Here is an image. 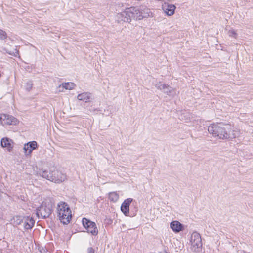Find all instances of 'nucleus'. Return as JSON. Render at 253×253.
<instances>
[{
  "label": "nucleus",
  "instance_id": "f257e3e1",
  "mask_svg": "<svg viewBox=\"0 0 253 253\" xmlns=\"http://www.w3.org/2000/svg\"><path fill=\"white\" fill-rule=\"evenodd\" d=\"M208 131L214 137L221 139H234L240 135L239 129L230 124L223 123L211 124Z\"/></svg>",
  "mask_w": 253,
  "mask_h": 253
},
{
  "label": "nucleus",
  "instance_id": "f03ea898",
  "mask_svg": "<svg viewBox=\"0 0 253 253\" xmlns=\"http://www.w3.org/2000/svg\"><path fill=\"white\" fill-rule=\"evenodd\" d=\"M37 174L57 183H61L67 180V176L65 173L54 169L53 170L50 169L49 172L40 169Z\"/></svg>",
  "mask_w": 253,
  "mask_h": 253
},
{
  "label": "nucleus",
  "instance_id": "7ed1b4c3",
  "mask_svg": "<svg viewBox=\"0 0 253 253\" xmlns=\"http://www.w3.org/2000/svg\"><path fill=\"white\" fill-rule=\"evenodd\" d=\"M56 213L61 222L64 224H67L70 222L72 218L71 210L66 203L61 201L58 203Z\"/></svg>",
  "mask_w": 253,
  "mask_h": 253
},
{
  "label": "nucleus",
  "instance_id": "20e7f679",
  "mask_svg": "<svg viewBox=\"0 0 253 253\" xmlns=\"http://www.w3.org/2000/svg\"><path fill=\"white\" fill-rule=\"evenodd\" d=\"M53 204L50 200L43 201L42 205L38 207L36 211V215L40 218H45L51 213Z\"/></svg>",
  "mask_w": 253,
  "mask_h": 253
},
{
  "label": "nucleus",
  "instance_id": "39448f33",
  "mask_svg": "<svg viewBox=\"0 0 253 253\" xmlns=\"http://www.w3.org/2000/svg\"><path fill=\"white\" fill-rule=\"evenodd\" d=\"M190 250L193 252L197 253L202 251V243L201 236L197 232H193L190 240Z\"/></svg>",
  "mask_w": 253,
  "mask_h": 253
},
{
  "label": "nucleus",
  "instance_id": "423d86ee",
  "mask_svg": "<svg viewBox=\"0 0 253 253\" xmlns=\"http://www.w3.org/2000/svg\"><path fill=\"white\" fill-rule=\"evenodd\" d=\"M131 12L130 8H126L124 10L120 12H118L115 16V21L118 23H130L131 21Z\"/></svg>",
  "mask_w": 253,
  "mask_h": 253
},
{
  "label": "nucleus",
  "instance_id": "0eeeda50",
  "mask_svg": "<svg viewBox=\"0 0 253 253\" xmlns=\"http://www.w3.org/2000/svg\"><path fill=\"white\" fill-rule=\"evenodd\" d=\"M19 120L14 117L6 114L0 113V123L3 126L17 125L19 124Z\"/></svg>",
  "mask_w": 253,
  "mask_h": 253
},
{
  "label": "nucleus",
  "instance_id": "6e6552de",
  "mask_svg": "<svg viewBox=\"0 0 253 253\" xmlns=\"http://www.w3.org/2000/svg\"><path fill=\"white\" fill-rule=\"evenodd\" d=\"M82 223L84 227L87 230V232L92 235L96 236L98 231L95 222L83 218Z\"/></svg>",
  "mask_w": 253,
  "mask_h": 253
},
{
  "label": "nucleus",
  "instance_id": "1a4fd4ad",
  "mask_svg": "<svg viewBox=\"0 0 253 253\" xmlns=\"http://www.w3.org/2000/svg\"><path fill=\"white\" fill-rule=\"evenodd\" d=\"M155 86L158 89L163 91L169 96L173 97L176 94L175 90L174 88L168 85L162 84L160 82L157 83Z\"/></svg>",
  "mask_w": 253,
  "mask_h": 253
},
{
  "label": "nucleus",
  "instance_id": "9d476101",
  "mask_svg": "<svg viewBox=\"0 0 253 253\" xmlns=\"http://www.w3.org/2000/svg\"><path fill=\"white\" fill-rule=\"evenodd\" d=\"M162 9L168 16H171L174 14L176 6L174 4L164 1V3L162 4Z\"/></svg>",
  "mask_w": 253,
  "mask_h": 253
},
{
  "label": "nucleus",
  "instance_id": "9b49d317",
  "mask_svg": "<svg viewBox=\"0 0 253 253\" xmlns=\"http://www.w3.org/2000/svg\"><path fill=\"white\" fill-rule=\"evenodd\" d=\"M37 148L38 144L35 141H30L25 144L23 147L25 155L26 156L30 155L33 150H36Z\"/></svg>",
  "mask_w": 253,
  "mask_h": 253
},
{
  "label": "nucleus",
  "instance_id": "f8f14e48",
  "mask_svg": "<svg viewBox=\"0 0 253 253\" xmlns=\"http://www.w3.org/2000/svg\"><path fill=\"white\" fill-rule=\"evenodd\" d=\"M132 198H127L124 200L121 206L122 212L125 216H128L129 213V205L132 201Z\"/></svg>",
  "mask_w": 253,
  "mask_h": 253
},
{
  "label": "nucleus",
  "instance_id": "ddd939ff",
  "mask_svg": "<svg viewBox=\"0 0 253 253\" xmlns=\"http://www.w3.org/2000/svg\"><path fill=\"white\" fill-rule=\"evenodd\" d=\"M129 8L130 11L131 12V19H134L136 20H139L143 19V16L140 11V9L134 7H129Z\"/></svg>",
  "mask_w": 253,
  "mask_h": 253
},
{
  "label": "nucleus",
  "instance_id": "4468645a",
  "mask_svg": "<svg viewBox=\"0 0 253 253\" xmlns=\"http://www.w3.org/2000/svg\"><path fill=\"white\" fill-rule=\"evenodd\" d=\"M12 140L7 137L3 138L1 140V146L3 148H5L6 150L10 152L13 148Z\"/></svg>",
  "mask_w": 253,
  "mask_h": 253
},
{
  "label": "nucleus",
  "instance_id": "2eb2a0df",
  "mask_svg": "<svg viewBox=\"0 0 253 253\" xmlns=\"http://www.w3.org/2000/svg\"><path fill=\"white\" fill-rule=\"evenodd\" d=\"M75 87V84L72 82L63 83L58 87L59 92H63L64 89L72 90Z\"/></svg>",
  "mask_w": 253,
  "mask_h": 253
},
{
  "label": "nucleus",
  "instance_id": "dca6fc26",
  "mask_svg": "<svg viewBox=\"0 0 253 253\" xmlns=\"http://www.w3.org/2000/svg\"><path fill=\"white\" fill-rule=\"evenodd\" d=\"M170 228L175 233H178L183 229V226L179 221L175 220L170 223Z\"/></svg>",
  "mask_w": 253,
  "mask_h": 253
},
{
  "label": "nucleus",
  "instance_id": "f3484780",
  "mask_svg": "<svg viewBox=\"0 0 253 253\" xmlns=\"http://www.w3.org/2000/svg\"><path fill=\"white\" fill-rule=\"evenodd\" d=\"M24 226L25 229H29L33 227L35 224V221L32 217L24 216Z\"/></svg>",
  "mask_w": 253,
  "mask_h": 253
},
{
  "label": "nucleus",
  "instance_id": "a211bd4d",
  "mask_svg": "<svg viewBox=\"0 0 253 253\" xmlns=\"http://www.w3.org/2000/svg\"><path fill=\"white\" fill-rule=\"evenodd\" d=\"M78 100L85 102H88L90 99V94L88 92H84L79 94L77 96Z\"/></svg>",
  "mask_w": 253,
  "mask_h": 253
},
{
  "label": "nucleus",
  "instance_id": "6ab92c4d",
  "mask_svg": "<svg viewBox=\"0 0 253 253\" xmlns=\"http://www.w3.org/2000/svg\"><path fill=\"white\" fill-rule=\"evenodd\" d=\"M108 198L110 201L116 202L119 198V194L117 192H110L108 194Z\"/></svg>",
  "mask_w": 253,
  "mask_h": 253
},
{
  "label": "nucleus",
  "instance_id": "aec40b11",
  "mask_svg": "<svg viewBox=\"0 0 253 253\" xmlns=\"http://www.w3.org/2000/svg\"><path fill=\"white\" fill-rule=\"evenodd\" d=\"M140 11L141 12L143 18L153 16V14L152 12L148 8H144L143 9H141Z\"/></svg>",
  "mask_w": 253,
  "mask_h": 253
},
{
  "label": "nucleus",
  "instance_id": "412c9836",
  "mask_svg": "<svg viewBox=\"0 0 253 253\" xmlns=\"http://www.w3.org/2000/svg\"><path fill=\"white\" fill-rule=\"evenodd\" d=\"M24 216H15L13 218V224L17 225L20 224L24 221Z\"/></svg>",
  "mask_w": 253,
  "mask_h": 253
},
{
  "label": "nucleus",
  "instance_id": "4be33fe9",
  "mask_svg": "<svg viewBox=\"0 0 253 253\" xmlns=\"http://www.w3.org/2000/svg\"><path fill=\"white\" fill-rule=\"evenodd\" d=\"M228 34L229 36L233 37L235 38H236L237 37V33L233 29H230L228 31Z\"/></svg>",
  "mask_w": 253,
  "mask_h": 253
},
{
  "label": "nucleus",
  "instance_id": "5701e85b",
  "mask_svg": "<svg viewBox=\"0 0 253 253\" xmlns=\"http://www.w3.org/2000/svg\"><path fill=\"white\" fill-rule=\"evenodd\" d=\"M7 38V34L6 32L1 29H0V39H5Z\"/></svg>",
  "mask_w": 253,
  "mask_h": 253
},
{
  "label": "nucleus",
  "instance_id": "b1692460",
  "mask_svg": "<svg viewBox=\"0 0 253 253\" xmlns=\"http://www.w3.org/2000/svg\"><path fill=\"white\" fill-rule=\"evenodd\" d=\"M32 87V84L31 82H28L26 84V89L30 90Z\"/></svg>",
  "mask_w": 253,
  "mask_h": 253
},
{
  "label": "nucleus",
  "instance_id": "393cba45",
  "mask_svg": "<svg viewBox=\"0 0 253 253\" xmlns=\"http://www.w3.org/2000/svg\"><path fill=\"white\" fill-rule=\"evenodd\" d=\"M87 253H94L93 249L91 247L88 248L87 249Z\"/></svg>",
  "mask_w": 253,
  "mask_h": 253
},
{
  "label": "nucleus",
  "instance_id": "a878e982",
  "mask_svg": "<svg viewBox=\"0 0 253 253\" xmlns=\"http://www.w3.org/2000/svg\"><path fill=\"white\" fill-rule=\"evenodd\" d=\"M118 7H121V4H118Z\"/></svg>",
  "mask_w": 253,
  "mask_h": 253
}]
</instances>
